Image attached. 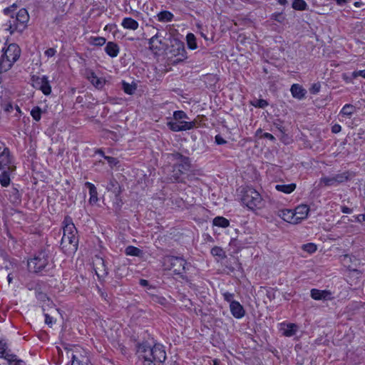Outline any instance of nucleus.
<instances>
[{"mask_svg":"<svg viewBox=\"0 0 365 365\" xmlns=\"http://www.w3.org/2000/svg\"><path fill=\"white\" fill-rule=\"evenodd\" d=\"M240 192V200L250 210L261 209L264 206V201L262 197L253 187L249 186L242 187Z\"/></svg>","mask_w":365,"mask_h":365,"instance_id":"obj_9","label":"nucleus"},{"mask_svg":"<svg viewBox=\"0 0 365 365\" xmlns=\"http://www.w3.org/2000/svg\"><path fill=\"white\" fill-rule=\"evenodd\" d=\"M354 221L357 222H361L365 221V214H361L359 215L354 216ZM351 222H354V220H351Z\"/></svg>","mask_w":365,"mask_h":365,"instance_id":"obj_53","label":"nucleus"},{"mask_svg":"<svg viewBox=\"0 0 365 365\" xmlns=\"http://www.w3.org/2000/svg\"><path fill=\"white\" fill-rule=\"evenodd\" d=\"M68 358L71 361L66 365H85L87 352L78 344H68L64 347Z\"/></svg>","mask_w":365,"mask_h":365,"instance_id":"obj_10","label":"nucleus"},{"mask_svg":"<svg viewBox=\"0 0 365 365\" xmlns=\"http://www.w3.org/2000/svg\"><path fill=\"white\" fill-rule=\"evenodd\" d=\"M296 188V184L291 183L287 185H277L275 186V189L277 191L282 192L286 194H289L292 192Z\"/></svg>","mask_w":365,"mask_h":365,"instance_id":"obj_30","label":"nucleus"},{"mask_svg":"<svg viewBox=\"0 0 365 365\" xmlns=\"http://www.w3.org/2000/svg\"><path fill=\"white\" fill-rule=\"evenodd\" d=\"M262 137L264 138H267V139H269L272 141H274L275 140V138L272 134H270L269 133H264L262 135Z\"/></svg>","mask_w":365,"mask_h":365,"instance_id":"obj_59","label":"nucleus"},{"mask_svg":"<svg viewBox=\"0 0 365 365\" xmlns=\"http://www.w3.org/2000/svg\"><path fill=\"white\" fill-rule=\"evenodd\" d=\"M84 186L88 189L90 195L88 200L89 203L92 205L96 204L98 201V197L97 188L95 185L91 182L87 181L84 183Z\"/></svg>","mask_w":365,"mask_h":365,"instance_id":"obj_21","label":"nucleus"},{"mask_svg":"<svg viewBox=\"0 0 365 365\" xmlns=\"http://www.w3.org/2000/svg\"><path fill=\"white\" fill-rule=\"evenodd\" d=\"M169 53L172 56L176 58L175 60L176 62L183 61L187 58V51L184 43L179 40L175 39L172 42Z\"/></svg>","mask_w":365,"mask_h":365,"instance_id":"obj_14","label":"nucleus"},{"mask_svg":"<svg viewBox=\"0 0 365 365\" xmlns=\"http://www.w3.org/2000/svg\"><path fill=\"white\" fill-rule=\"evenodd\" d=\"M176 203H178V207H180L184 203V202H183L182 199L180 198V199H178L176 200Z\"/></svg>","mask_w":365,"mask_h":365,"instance_id":"obj_63","label":"nucleus"},{"mask_svg":"<svg viewBox=\"0 0 365 365\" xmlns=\"http://www.w3.org/2000/svg\"><path fill=\"white\" fill-rule=\"evenodd\" d=\"M120 25L124 29L132 31H135L139 27V23L131 17L123 18Z\"/></svg>","mask_w":365,"mask_h":365,"instance_id":"obj_23","label":"nucleus"},{"mask_svg":"<svg viewBox=\"0 0 365 365\" xmlns=\"http://www.w3.org/2000/svg\"><path fill=\"white\" fill-rule=\"evenodd\" d=\"M189 119L187 113L182 110H175L173 115V120L168 121L167 125L173 132H181L192 130L197 127V121H187Z\"/></svg>","mask_w":365,"mask_h":365,"instance_id":"obj_7","label":"nucleus"},{"mask_svg":"<svg viewBox=\"0 0 365 365\" xmlns=\"http://www.w3.org/2000/svg\"><path fill=\"white\" fill-rule=\"evenodd\" d=\"M63 236L60 247L63 252L67 255L74 254L78 248L79 237L78 230L73 219L66 215L62 222Z\"/></svg>","mask_w":365,"mask_h":365,"instance_id":"obj_1","label":"nucleus"},{"mask_svg":"<svg viewBox=\"0 0 365 365\" xmlns=\"http://www.w3.org/2000/svg\"><path fill=\"white\" fill-rule=\"evenodd\" d=\"M187 261L181 257L168 255L163 258V267L165 270H172L174 275L181 279H187L186 266Z\"/></svg>","mask_w":365,"mask_h":365,"instance_id":"obj_8","label":"nucleus"},{"mask_svg":"<svg viewBox=\"0 0 365 365\" xmlns=\"http://www.w3.org/2000/svg\"><path fill=\"white\" fill-rule=\"evenodd\" d=\"M88 43L94 46H102L106 43V38L103 36H91L88 38Z\"/></svg>","mask_w":365,"mask_h":365,"instance_id":"obj_29","label":"nucleus"},{"mask_svg":"<svg viewBox=\"0 0 365 365\" xmlns=\"http://www.w3.org/2000/svg\"><path fill=\"white\" fill-rule=\"evenodd\" d=\"M96 154H98V155H101V156H102L103 158H104V156H106V155H105L104 151H103V149H101V148L98 149V150L96 151Z\"/></svg>","mask_w":365,"mask_h":365,"instance_id":"obj_61","label":"nucleus"},{"mask_svg":"<svg viewBox=\"0 0 365 365\" xmlns=\"http://www.w3.org/2000/svg\"><path fill=\"white\" fill-rule=\"evenodd\" d=\"M139 357H148L158 363H163L166 359L165 346L161 344H155L150 346L148 342H143L138 346Z\"/></svg>","mask_w":365,"mask_h":365,"instance_id":"obj_6","label":"nucleus"},{"mask_svg":"<svg viewBox=\"0 0 365 365\" xmlns=\"http://www.w3.org/2000/svg\"><path fill=\"white\" fill-rule=\"evenodd\" d=\"M282 334L285 336H292L297 331V326L294 324H288L286 327L282 328Z\"/></svg>","mask_w":365,"mask_h":365,"instance_id":"obj_31","label":"nucleus"},{"mask_svg":"<svg viewBox=\"0 0 365 365\" xmlns=\"http://www.w3.org/2000/svg\"><path fill=\"white\" fill-rule=\"evenodd\" d=\"M341 130V126L339 124H334L331 127V132L333 133H339Z\"/></svg>","mask_w":365,"mask_h":365,"instance_id":"obj_55","label":"nucleus"},{"mask_svg":"<svg viewBox=\"0 0 365 365\" xmlns=\"http://www.w3.org/2000/svg\"><path fill=\"white\" fill-rule=\"evenodd\" d=\"M122 88L125 93L133 95L137 88L135 83H129L125 81H122Z\"/></svg>","mask_w":365,"mask_h":365,"instance_id":"obj_33","label":"nucleus"},{"mask_svg":"<svg viewBox=\"0 0 365 365\" xmlns=\"http://www.w3.org/2000/svg\"><path fill=\"white\" fill-rule=\"evenodd\" d=\"M311 297L314 300H331L333 299L332 293L329 290H320L312 289L310 291Z\"/></svg>","mask_w":365,"mask_h":365,"instance_id":"obj_17","label":"nucleus"},{"mask_svg":"<svg viewBox=\"0 0 365 365\" xmlns=\"http://www.w3.org/2000/svg\"><path fill=\"white\" fill-rule=\"evenodd\" d=\"M101 265L103 269L98 270L99 268L94 267L95 273L97 275L98 279H101V277H103L104 276H106L108 274V272H107V271L106 269V266L104 264L103 260H102Z\"/></svg>","mask_w":365,"mask_h":365,"instance_id":"obj_41","label":"nucleus"},{"mask_svg":"<svg viewBox=\"0 0 365 365\" xmlns=\"http://www.w3.org/2000/svg\"><path fill=\"white\" fill-rule=\"evenodd\" d=\"M168 40L162 33L157 32L149 39V48L155 55L163 53L168 48Z\"/></svg>","mask_w":365,"mask_h":365,"instance_id":"obj_12","label":"nucleus"},{"mask_svg":"<svg viewBox=\"0 0 365 365\" xmlns=\"http://www.w3.org/2000/svg\"><path fill=\"white\" fill-rule=\"evenodd\" d=\"M16 9L17 6L14 4L4 9V14L11 16L9 21V27L11 34H14L16 31L21 33L27 27V24L29 20V13L24 8L20 9L16 15L14 16L13 14Z\"/></svg>","mask_w":365,"mask_h":365,"instance_id":"obj_4","label":"nucleus"},{"mask_svg":"<svg viewBox=\"0 0 365 365\" xmlns=\"http://www.w3.org/2000/svg\"><path fill=\"white\" fill-rule=\"evenodd\" d=\"M292 96L295 98L301 100L305 97L307 91L302 88L299 84L294 83L290 88Z\"/></svg>","mask_w":365,"mask_h":365,"instance_id":"obj_25","label":"nucleus"},{"mask_svg":"<svg viewBox=\"0 0 365 365\" xmlns=\"http://www.w3.org/2000/svg\"><path fill=\"white\" fill-rule=\"evenodd\" d=\"M334 1L336 3V4L338 6H343L348 1V0H334Z\"/></svg>","mask_w":365,"mask_h":365,"instance_id":"obj_60","label":"nucleus"},{"mask_svg":"<svg viewBox=\"0 0 365 365\" xmlns=\"http://www.w3.org/2000/svg\"><path fill=\"white\" fill-rule=\"evenodd\" d=\"M86 78L98 90H102L106 84L103 78H99L93 70H86Z\"/></svg>","mask_w":365,"mask_h":365,"instance_id":"obj_15","label":"nucleus"},{"mask_svg":"<svg viewBox=\"0 0 365 365\" xmlns=\"http://www.w3.org/2000/svg\"><path fill=\"white\" fill-rule=\"evenodd\" d=\"M56 48H47L45 51H44V55L48 57V58H50V57H53L56 55Z\"/></svg>","mask_w":365,"mask_h":365,"instance_id":"obj_48","label":"nucleus"},{"mask_svg":"<svg viewBox=\"0 0 365 365\" xmlns=\"http://www.w3.org/2000/svg\"><path fill=\"white\" fill-rule=\"evenodd\" d=\"M44 317H45V323L49 327H52L53 325L56 323V319L50 316L47 313H44Z\"/></svg>","mask_w":365,"mask_h":365,"instance_id":"obj_44","label":"nucleus"},{"mask_svg":"<svg viewBox=\"0 0 365 365\" xmlns=\"http://www.w3.org/2000/svg\"><path fill=\"white\" fill-rule=\"evenodd\" d=\"M153 300L162 305H165L167 302V300L164 297H160V296H157V295L154 296Z\"/></svg>","mask_w":365,"mask_h":365,"instance_id":"obj_51","label":"nucleus"},{"mask_svg":"<svg viewBox=\"0 0 365 365\" xmlns=\"http://www.w3.org/2000/svg\"><path fill=\"white\" fill-rule=\"evenodd\" d=\"M212 225L226 228L228 227V219L220 216L215 217L212 220Z\"/></svg>","mask_w":365,"mask_h":365,"instance_id":"obj_35","label":"nucleus"},{"mask_svg":"<svg viewBox=\"0 0 365 365\" xmlns=\"http://www.w3.org/2000/svg\"><path fill=\"white\" fill-rule=\"evenodd\" d=\"M363 4H364V3H363V2H361V1H356V2H354V5L356 7H357V8L361 7Z\"/></svg>","mask_w":365,"mask_h":365,"instance_id":"obj_62","label":"nucleus"},{"mask_svg":"<svg viewBox=\"0 0 365 365\" xmlns=\"http://www.w3.org/2000/svg\"><path fill=\"white\" fill-rule=\"evenodd\" d=\"M14 365H25V363L22 360L16 361Z\"/></svg>","mask_w":365,"mask_h":365,"instance_id":"obj_64","label":"nucleus"},{"mask_svg":"<svg viewBox=\"0 0 365 365\" xmlns=\"http://www.w3.org/2000/svg\"><path fill=\"white\" fill-rule=\"evenodd\" d=\"M104 51L110 58H115L120 53V47L117 43L114 41H108L106 43Z\"/></svg>","mask_w":365,"mask_h":365,"instance_id":"obj_19","label":"nucleus"},{"mask_svg":"<svg viewBox=\"0 0 365 365\" xmlns=\"http://www.w3.org/2000/svg\"><path fill=\"white\" fill-rule=\"evenodd\" d=\"M303 250L307 252L309 254H312L317 250V246L314 243H307L303 245L302 246Z\"/></svg>","mask_w":365,"mask_h":365,"instance_id":"obj_42","label":"nucleus"},{"mask_svg":"<svg viewBox=\"0 0 365 365\" xmlns=\"http://www.w3.org/2000/svg\"><path fill=\"white\" fill-rule=\"evenodd\" d=\"M21 193L16 187H13L9 191L8 200L14 205H19L21 204Z\"/></svg>","mask_w":365,"mask_h":365,"instance_id":"obj_22","label":"nucleus"},{"mask_svg":"<svg viewBox=\"0 0 365 365\" xmlns=\"http://www.w3.org/2000/svg\"><path fill=\"white\" fill-rule=\"evenodd\" d=\"M251 104L255 108H264L268 106V102L264 99L255 98L251 101Z\"/></svg>","mask_w":365,"mask_h":365,"instance_id":"obj_40","label":"nucleus"},{"mask_svg":"<svg viewBox=\"0 0 365 365\" xmlns=\"http://www.w3.org/2000/svg\"><path fill=\"white\" fill-rule=\"evenodd\" d=\"M292 7L297 11H307L309 9L304 0H293Z\"/></svg>","mask_w":365,"mask_h":365,"instance_id":"obj_36","label":"nucleus"},{"mask_svg":"<svg viewBox=\"0 0 365 365\" xmlns=\"http://www.w3.org/2000/svg\"><path fill=\"white\" fill-rule=\"evenodd\" d=\"M30 114L35 121L38 122L41 118L42 114L41 108L38 106L34 107L31 109Z\"/></svg>","mask_w":365,"mask_h":365,"instance_id":"obj_39","label":"nucleus"},{"mask_svg":"<svg viewBox=\"0 0 365 365\" xmlns=\"http://www.w3.org/2000/svg\"><path fill=\"white\" fill-rule=\"evenodd\" d=\"M21 50L16 43H10L1 49L0 56V74L11 70L15 63L19 59Z\"/></svg>","mask_w":365,"mask_h":365,"instance_id":"obj_5","label":"nucleus"},{"mask_svg":"<svg viewBox=\"0 0 365 365\" xmlns=\"http://www.w3.org/2000/svg\"><path fill=\"white\" fill-rule=\"evenodd\" d=\"M274 125L276 128L282 133L285 132V128L282 125V122L279 121L278 123H274Z\"/></svg>","mask_w":365,"mask_h":365,"instance_id":"obj_57","label":"nucleus"},{"mask_svg":"<svg viewBox=\"0 0 365 365\" xmlns=\"http://www.w3.org/2000/svg\"><path fill=\"white\" fill-rule=\"evenodd\" d=\"M174 17V14L171 11L167 10L160 11L156 15L157 21L161 23L171 22L173 21Z\"/></svg>","mask_w":365,"mask_h":365,"instance_id":"obj_26","label":"nucleus"},{"mask_svg":"<svg viewBox=\"0 0 365 365\" xmlns=\"http://www.w3.org/2000/svg\"><path fill=\"white\" fill-rule=\"evenodd\" d=\"M187 46L190 50H195L197 48L196 37L192 33L186 35Z\"/></svg>","mask_w":365,"mask_h":365,"instance_id":"obj_32","label":"nucleus"},{"mask_svg":"<svg viewBox=\"0 0 365 365\" xmlns=\"http://www.w3.org/2000/svg\"><path fill=\"white\" fill-rule=\"evenodd\" d=\"M11 183L10 173L7 170L0 173V184L3 187H8Z\"/></svg>","mask_w":365,"mask_h":365,"instance_id":"obj_34","label":"nucleus"},{"mask_svg":"<svg viewBox=\"0 0 365 365\" xmlns=\"http://www.w3.org/2000/svg\"><path fill=\"white\" fill-rule=\"evenodd\" d=\"M0 158L6 161V165H10L12 162V155L10 150L6 144L0 140Z\"/></svg>","mask_w":365,"mask_h":365,"instance_id":"obj_24","label":"nucleus"},{"mask_svg":"<svg viewBox=\"0 0 365 365\" xmlns=\"http://www.w3.org/2000/svg\"><path fill=\"white\" fill-rule=\"evenodd\" d=\"M143 359V365H156V361L150 359L148 357H140Z\"/></svg>","mask_w":365,"mask_h":365,"instance_id":"obj_52","label":"nucleus"},{"mask_svg":"<svg viewBox=\"0 0 365 365\" xmlns=\"http://www.w3.org/2000/svg\"><path fill=\"white\" fill-rule=\"evenodd\" d=\"M271 19L279 23L283 22L284 20L282 13H274L272 15Z\"/></svg>","mask_w":365,"mask_h":365,"instance_id":"obj_46","label":"nucleus"},{"mask_svg":"<svg viewBox=\"0 0 365 365\" xmlns=\"http://www.w3.org/2000/svg\"><path fill=\"white\" fill-rule=\"evenodd\" d=\"M106 190L109 192H112L115 195H118L120 193V187L119 185V183L117 180L115 179H110V181L108 182L106 186Z\"/></svg>","mask_w":365,"mask_h":365,"instance_id":"obj_27","label":"nucleus"},{"mask_svg":"<svg viewBox=\"0 0 365 365\" xmlns=\"http://www.w3.org/2000/svg\"><path fill=\"white\" fill-rule=\"evenodd\" d=\"M355 111V107L351 104H346L340 111V115L344 116H351Z\"/></svg>","mask_w":365,"mask_h":365,"instance_id":"obj_38","label":"nucleus"},{"mask_svg":"<svg viewBox=\"0 0 365 365\" xmlns=\"http://www.w3.org/2000/svg\"><path fill=\"white\" fill-rule=\"evenodd\" d=\"M31 84L36 90H39L45 96H49L52 92V88L47 76L33 75L31 78Z\"/></svg>","mask_w":365,"mask_h":365,"instance_id":"obj_13","label":"nucleus"},{"mask_svg":"<svg viewBox=\"0 0 365 365\" xmlns=\"http://www.w3.org/2000/svg\"><path fill=\"white\" fill-rule=\"evenodd\" d=\"M321 88V84L319 82L314 83L312 85L311 88H309V92L312 94H317L320 91Z\"/></svg>","mask_w":365,"mask_h":365,"instance_id":"obj_45","label":"nucleus"},{"mask_svg":"<svg viewBox=\"0 0 365 365\" xmlns=\"http://www.w3.org/2000/svg\"><path fill=\"white\" fill-rule=\"evenodd\" d=\"M1 358L6 359V361H8L9 362V364H11V362H14L15 363L17 361L16 360V356L15 354H9L6 351L5 352V354H4V355L2 356Z\"/></svg>","mask_w":365,"mask_h":365,"instance_id":"obj_43","label":"nucleus"},{"mask_svg":"<svg viewBox=\"0 0 365 365\" xmlns=\"http://www.w3.org/2000/svg\"><path fill=\"white\" fill-rule=\"evenodd\" d=\"M171 155L175 163L172 165L170 180L175 182L185 183V175L191 168L190 159L178 152Z\"/></svg>","mask_w":365,"mask_h":365,"instance_id":"obj_3","label":"nucleus"},{"mask_svg":"<svg viewBox=\"0 0 365 365\" xmlns=\"http://www.w3.org/2000/svg\"><path fill=\"white\" fill-rule=\"evenodd\" d=\"M341 210L343 213H345V214H350L353 211L352 209H351L346 206H341Z\"/></svg>","mask_w":365,"mask_h":365,"instance_id":"obj_58","label":"nucleus"},{"mask_svg":"<svg viewBox=\"0 0 365 365\" xmlns=\"http://www.w3.org/2000/svg\"><path fill=\"white\" fill-rule=\"evenodd\" d=\"M277 215L287 222L297 224V219L295 218L294 210H279L277 212Z\"/></svg>","mask_w":365,"mask_h":365,"instance_id":"obj_18","label":"nucleus"},{"mask_svg":"<svg viewBox=\"0 0 365 365\" xmlns=\"http://www.w3.org/2000/svg\"><path fill=\"white\" fill-rule=\"evenodd\" d=\"M230 311L236 319H242L245 317L246 311L243 306L237 301L230 300Z\"/></svg>","mask_w":365,"mask_h":365,"instance_id":"obj_16","label":"nucleus"},{"mask_svg":"<svg viewBox=\"0 0 365 365\" xmlns=\"http://www.w3.org/2000/svg\"><path fill=\"white\" fill-rule=\"evenodd\" d=\"M47 251L41 249L28 257L26 261L28 271L38 276H45L48 274L51 264Z\"/></svg>","mask_w":365,"mask_h":365,"instance_id":"obj_2","label":"nucleus"},{"mask_svg":"<svg viewBox=\"0 0 365 365\" xmlns=\"http://www.w3.org/2000/svg\"><path fill=\"white\" fill-rule=\"evenodd\" d=\"M139 284L142 287H148V289L151 288V286L149 284V282L145 279H140L139 281Z\"/></svg>","mask_w":365,"mask_h":365,"instance_id":"obj_56","label":"nucleus"},{"mask_svg":"<svg viewBox=\"0 0 365 365\" xmlns=\"http://www.w3.org/2000/svg\"><path fill=\"white\" fill-rule=\"evenodd\" d=\"M212 255L215 257L217 262L224 259L226 257L225 251L220 247L215 246L211 249Z\"/></svg>","mask_w":365,"mask_h":365,"instance_id":"obj_28","label":"nucleus"},{"mask_svg":"<svg viewBox=\"0 0 365 365\" xmlns=\"http://www.w3.org/2000/svg\"><path fill=\"white\" fill-rule=\"evenodd\" d=\"M309 208L307 205H298L294 210V217L297 219V224L307 217Z\"/></svg>","mask_w":365,"mask_h":365,"instance_id":"obj_20","label":"nucleus"},{"mask_svg":"<svg viewBox=\"0 0 365 365\" xmlns=\"http://www.w3.org/2000/svg\"><path fill=\"white\" fill-rule=\"evenodd\" d=\"M352 75L355 78L358 76H361L365 78V69L354 71Z\"/></svg>","mask_w":365,"mask_h":365,"instance_id":"obj_54","label":"nucleus"},{"mask_svg":"<svg viewBox=\"0 0 365 365\" xmlns=\"http://www.w3.org/2000/svg\"><path fill=\"white\" fill-rule=\"evenodd\" d=\"M7 344L3 340H0V358L2 357L6 351Z\"/></svg>","mask_w":365,"mask_h":365,"instance_id":"obj_49","label":"nucleus"},{"mask_svg":"<svg viewBox=\"0 0 365 365\" xmlns=\"http://www.w3.org/2000/svg\"><path fill=\"white\" fill-rule=\"evenodd\" d=\"M215 142L217 145H224L227 143V141L220 135H215Z\"/></svg>","mask_w":365,"mask_h":365,"instance_id":"obj_50","label":"nucleus"},{"mask_svg":"<svg viewBox=\"0 0 365 365\" xmlns=\"http://www.w3.org/2000/svg\"><path fill=\"white\" fill-rule=\"evenodd\" d=\"M354 177V173L346 170L341 173L323 177L320 179V183L326 187H335L351 180Z\"/></svg>","mask_w":365,"mask_h":365,"instance_id":"obj_11","label":"nucleus"},{"mask_svg":"<svg viewBox=\"0 0 365 365\" xmlns=\"http://www.w3.org/2000/svg\"><path fill=\"white\" fill-rule=\"evenodd\" d=\"M125 253L128 256L139 257L142 250L137 247L129 245L125 250Z\"/></svg>","mask_w":365,"mask_h":365,"instance_id":"obj_37","label":"nucleus"},{"mask_svg":"<svg viewBox=\"0 0 365 365\" xmlns=\"http://www.w3.org/2000/svg\"><path fill=\"white\" fill-rule=\"evenodd\" d=\"M104 159L110 165H116L118 163V160L115 158L111 156H104Z\"/></svg>","mask_w":365,"mask_h":365,"instance_id":"obj_47","label":"nucleus"}]
</instances>
